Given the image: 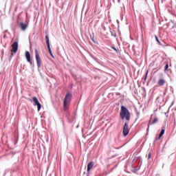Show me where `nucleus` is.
<instances>
[{
	"label": "nucleus",
	"mask_w": 176,
	"mask_h": 176,
	"mask_svg": "<svg viewBox=\"0 0 176 176\" xmlns=\"http://www.w3.org/2000/svg\"><path fill=\"white\" fill-rule=\"evenodd\" d=\"M129 133H130V129H129V123L125 122L123 127L122 134L124 137H126Z\"/></svg>",
	"instance_id": "20e7f679"
},
{
	"label": "nucleus",
	"mask_w": 176,
	"mask_h": 176,
	"mask_svg": "<svg viewBox=\"0 0 176 176\" xmlns=\"http://www.w3.org/2000/svg\"><path fill=\"white\" fill-rule=\"evenodd\" d=\"M25 57L28 63H30V64H32V62L31 61V54H30V52H25Z\"/></svg>",
	"instance_id": "1a4fd4ad"
},
{
	"label": "nucleus",
	"mask_w": 176,
	"mask_h": 176,
	"mask_svg": "<svg viewBox=\"0 0 176 176\" xmlns=\"http://www.w3.org/2000/svg\"><path fill=\"white\" fill-rule=\"evenodd\" d=\"M162 76H163V74H161Z\"/></svg>",
	"instance_id": "412c9836"
},
{
	"label": "nucleus",
	"mask_w": 176,
	"mask_h": 176,
	"mask_svg": "<svg viewBox=\"0 0 176 176\" xmlns=\"http://www.w3.org/2000/svg\"><path fill=\"white\" fill-rule=\"evenodd\" d=\"M155 38L159 45H160V41H159V38H157V36H155Z\"/></svg>",
	"instance_id": "dca6fc26"
},
{
	"label": "nucleus",
	"mask_w": 176,
	"mask_h": 176,
	"mask_svg": "<svg viewBox=\"0 0 176 176\" xmlns=\"http://www.w3.org/2000/svg\"><path fill=\"white\" fill-rule=\"evenodd\" d=\"M72 98V94L70 92H68L63 100V109L64 111H68L69 108V104H71V100Z\"/></svg>",
	"instance_id": "f03ea898"
},
{
	"label": "nucleus",
	"mask_w": 176,
	"mask_h": 176,
	"mask_svg": "<svg viewBox=\"0 0 176 176\" xmlns=\"http://www.w3.org/2000/svg\"><path fill=\"white\" fill-rule=\"evenodd\" d=\"M21 28L22 31H25V30H27V28H28V23H24L21 22Z\"/></svg>",
	"instance_id": "9d476101"
},
{
	"label": "nucleus",
	"mask_w": 176,
	"mask_h": 176,
	"mask_svg": "<svg viewBox=\"0 0 176 176\" xmlns=\"http://www.w3.org/2000/svg\"><path fill=\"white\" fill-rule=\"evenodd\" d=\"M33 101L35 104V105L37 106V110L39 111H41V108H42V104L39 102V100H38V98L36 97H33Z\"/></svg>",
	"instance_id": "423d86ee"
},
{
	"label": "nucleus",
	"mask_w": 176,
	"mask_h": 176,
	"mask_svg": "<svg viewBox=\"0 0 176 176\" xmlns=\"http://www.w3.org/2000/svg\"><path fill=\"white\" fill-rule=\"evenodd\" d=\"M148 159H151V153H148Z\"/></svg>",
	"instance_id": "a211bd4d"
},
{
	"label": "nucleus",
	"mask_w": 176,
	"mask_h": 176,
	"mask_svg": "<svg viewBox=\"0 0 176 176\" xmlns=\"http://www.w3.org/2000/svg\"><path fill=\"white\" fill-rule=\"evenodd\" d=\"M168 69V63H166L164 67V71H167Z\"/></svg>",
	"instance_id": "2eb2a0df"
},
{
	"label": "nucleus",
	"mask_w": 176,
	"mask_h": 176,
	"mask_svg": "<svg viewBox=\"0 0 176 176\" xmlns=\"http://www.w3.org/2000/svg\"><path fill=\"white\" fill-rule=\"evenodd\" d=\"M120 116L122 120L126 119V120H128V121L130 120V118H131L130 112L129 111L127 108H126V107L124 106L121 107Z\"/></svg>",
	"instance_id": "f257e3e1"
},
{
	"label": "nucleus",
	"mask_w": 176,
	"mask_h": 176,
	"mask_svg": "<svg viewBox=\"0 0 176 176\" xmlns=\"http://www.w3.org/2000/svg\"><path fill=\"white\" fill-rule=\"evenodd\" d=\"M166 79L161 78L157 81L158 86H164L166 85Z\"/></svg>",
	"instance_id": "6e6552de"
},
{
	"label": "nucleus",
	"mask_w": 176,
	"mask_h": 176,
	"mask_svg": "<svg viewBox=\"0 0 176 176\" xmlns=\"http://www.w3.org/2000/svg\"><path fill=\"white\" fill-rule=\"evenodd\" d=\"M12 49L11 50V52L12 53H17V50H19V43L16 41H14L12 45Z\"/></svg>",
	"instance_id": "39448f33"
},
{
	"label": "nucleus",
	"mask_w": 176,
	"mask_h": 176,
	"mask_svg": "<svg viewBox=\"0 0 176 176\" xmlns=\"http://www.w3.org/2000/svg\"><path fill=\"white\" fill-rule=\"evenodd\" d=\"M111 48L113 50H115V52H116V53H119V50H118V49H116V47H111Z\"/></svg>",
	"instance_id": "f3484780"
},
{
	"label": "nucleus",
	"mask_w": 176,
	"mask_h": 176,
	"mask_svg": "<svg viewBox=\"0 0 176 176\" xmlns=\"http://www.w3.org/2000/svg\"><path fill=\"white\" fill-rule=\"evenodd\" d=\"M35 57L36 61L37 63V67L38 68H41V64H42V59L41 58V56H39V52L37 50H35Z\"/></svg>",
	"instance_id": "7ed1b4c3"
},
{
	"label": "nucleus",
	"mask_w": 176,
	"mask_h": 176,
	"mask_svg": "<svg viewBox=\"0 0 176 176\" xmlns=\"http://www.w3.org/2000/svg\"><path fill=\"white\" fill-rule=\"evenodd\" d=\"M158 121H159V119L157 118V117H155L154 118V120H153V122H151V120H149L148 124L147 131H149V127H150L151 124H155V123H157Z\"/></svg>",
	"instance_id": "0eeeda50"
},
{
	"label": "nucleus",
	"mask_w": 176,
	"mask_h": 176,
	"mask_svg": "<svg viewBox=\"0 0 176 176\" xmlns=\"http://www.w3.org/2000/svg\"><path fill=\"white\" fill-rule=\"evenodd\" d=\"M11 56H13V53H11Z\"/></svg>",
	"instance_id": "aec40b11"
},
{
	"label": "nucleus",
	"mask_w": 176,
	"mask_h": 176,
	"mask_svg": "<svg viewBox=\"0 0 176 176\" xmlns=\"http://www.w3.org/2000/svg\"><path fill=\"white\" fill-rule=\"evenodd\" d=\"M146 76H148V71L146 72L145 79H146Z\"/></svg>",
	"instance_id": "6ab92c4d"
},
{
	"label": "nucleus",
	"mask_w": 176,
	"mask_h": 176,
	"mask_svg": "<svg viewBox=\"0 0 176 176\" xmlns=\"http://www.w3.org/2000/svg\"><path fill=\"white\" fill-rule=\"evenodd\" d=\"M163 134H164V129H162L160 135H159V138L158 140H160V138H162V137H163Z\"/></svg>",
	"instance_id": "ddd939ff"
},
{
	"label": "nucleus",
	"mask_w": 176,
	"mask_h": 176,
	"mask_svg": "<svg viewBox=\"0 0 176 176\" xmlns=\"http://www.w3.org/2000/svg\"><path fill=\"white\" fill-rule=\"evenodd\" d=\"M47 48H48V52H49L50 56H52V57H54V56H53V53H52V48H50V47H47Z\"/></svg>",
	"instance_id": "4468645a"
},
{
	"label": "nucleus",
	"mask_w": 176,
	"mask_h": 176,
	"mask_svg": "<svg viewBox=\"0 0 176 176\" xmlns=\"http://www.w3.org/2000/svg\"><path fill=\"white\" fill-rule=\"evenodd\" d=\"M93 166H94V162H91L88 164L87 165V173H90V170H91V168H93Z\"/></svg>",
	"instance_id": "9b49d317"
},
{
	"label": "nucleus",
	"mask_w": 176,
	"mask_h": 176,
	"mask_svg": "<svg viewBox=\"0 0 176 176\" xmlns=\"http://www.w3.org/2000/svg\"><path fill=\"white\" fill-rule=\"evenodd\" d=\"M45 42H46L47 47H50V43L49 41V36H47V35L45 36Z\"/></svg>",
	"instance_id": "f8f14e48"
}]
</instances>
